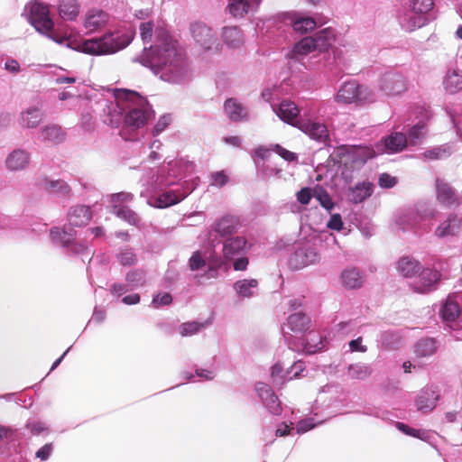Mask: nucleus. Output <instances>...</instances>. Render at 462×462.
Segmentation results:
<instances>
[{"instance_id":"43","label":"nucleus","mask_w":462,"mask_h":462,"mask_svg":"<svg viewBox=\"0 0 462 462\" xmlns=\"http://www.w3.org/2000/svg\"><path fill=\"white\" fill-rule=\"evenodd\" d=\"M397 269L402 276L415 278L420 271L421 265L415 259L406 256L399 260Z\"/></svg>"},{"instance_id":"35","label":"nucleus","mask_w":462,"mask_h":462,"mask_svg":"<svg viewBox=\"0 0 462 462\" xmlns=\"http://www.w3.org/2000/svg\"><path fill=\"white\" fill-rule=\"evenodd\" d=\"M454 152V145L451 143L432 146L422 152L423 159L427 161L444 160Z\"/></svg>"},{"instance_id":"37","label":"nucleus","mask_w":462,"mask_h":462,"mask_svg":"<svg viewBox=\"0 0 462 462\" xmlns=\"http://www.w3.org/2000/svg\"><path fill=\"white\" fill-rule=\"evenodd\" d=\"M58 11L64 21H75L80 12V4L78 0H60Z\"/></svg>"},{"instance_id":"60","label":"nucleus","mask_w":462,"mask_h":462,"mask_svg":"<svg viewBox=\"0 0 462 462\" xmlns=\"http://www.w3.org/2000/svg\"><path fill=\"white\" fill-rule=\"evenodd\" d=\"M26 429H28L32 434L40 435L43 432H48V426L45 422L36 420H28L26 423Z\"/></svg>"},{"instance_id":"61","label":"nucleus","mask_w":462,"mask_h":462,"mask_svg":"<svg viewBox=\"0 0 462 462\" xmlns=\"http://www.w3.org/2000/svg\"><path fill=\"white\" fill-rule=\"evenodd\" d=\"M304 370L305 363L303 361L298 360L294 362L293 365L287 369L288 380L290 381L299 377Z\"/></svg>"},{"instance_id":"53","label":"nucleus","mask_w":462,"mask_h":462,"mask_svg":"<svg viewBox=\"0 0 462 462\" xmlns=\"http://www.w3.org/2000/svg\"><path fill=\"white\" fill-rule=\"evenodd\" d=\"M271 378L275 386H282L288 380L287 370L284 371L281 364H275L271 368Z\"/></svg>"},{"instance_id":"46","label":"nucleus","mask_w":462,"mask_h":462,"mask_svg":"<svg viewBox=\"0 0 462 462\" xmlns=\"http://www.w3.org/2000/svg\"><path fill=\"white\" fill-rule=\"evenodd\" d=\"M42 186L45 190L52 194L66 196L70 193V187L62 180H50L45 178L42 180Z\"/></svg>"},{"instance_id":"52","label":"nucleus","mask_w":462,"mask_h":462,"mask_svg":"<svg viewBox=\"0 0 462 462\" xmlns=\"http://www.w3.org/2000/svg\"><path fill=\"white\" fill-rule=\"evenodd\" d=\"M360 327V322L357 319H348L339 322L337 325V331L343 336L356 335Z\"/></svg>"},{"instance_id":"36","label":"nucleus","mask_w":462,"mask_h":462,"mask_svg":"<svg viewBox=\"0 0 462 462\" xmlns=\"http://www.w3.org/2000/svg\"><path fill=\"white\" fill-rule=\"evenodd\" d=\"M374 156V152L365 146L352 147L347 154V159L351 160L355 168L363 166L369 159Z\"/></svg>"},{"instance_id":"23","label":"nucleus","mask_w":462,"mask_h":462,"mask_svg":"<svg viewBox=\"0 0 462 462\" xmlns=\"http://www.w3.org/2000/svg\"><path fill=\"white\" fill-rule=\"evenodd\" d=\"M459 217L453 213L448 215L447 218L443 220L435 229L434 236L439 239L448 236H455L460 231Z\"/></svg>"},{"instance_id":"3","label":"nucleus","mask_w":462,"mask_h":462,"mask_svg":"<svg viewBox=\"0 0 462 462\" xmlns=\"http://www.w3.org/2000/svg\"><path fill=\"white\" fill-rule=\"evenodd\" d=\"M150 68L163 81L182 84L190 78V69L185 54L164 29L155 31V42L144 47L142 54L133 59Z\"/></svg>"},{"instance_id":"15","label":"nucleus","mask_w":462,"mask_h":462,"mask_svg":"<svg viewBox=\"0 0 462 462\" xmlns=\"http://www.w3.org/2000/svg\"><path fill=\"white\" fill-rule=\"evenodd\" d=\"M255 391L263 405L271 414L278 416L282 413V403L269 384L258 382L255 384Z\"/></svg>"},{"instance_id":"55","label":"nucleus","mask_w":462,"mask_h":462,"mask_svg":"<svg viewBox=\"0 0 462 462\" xmlns=\"http://www.w3.org/2000/svg\"><path fill=\"white\" fill-rule=\"evenodd\" d=\"M118 262L124 266L134 265L137 262L135 253L132 248L125 247L116 254Z\"/></svg>"},{"instance_id":"38","label":"nucleus","mask_w":462,"mask_h":462,"mask_svg":"<svg viewBox=\"0 0 462 462\" xmlns=\"http://www.w3.org/2000/svg\"><path fill=\"white\" fill-rule=\"evenodd\" d=\"M39 139L43 143L57 144L64 141L65 134L60 125H49L41 130Z\"/></svg>"},{"instance_id":"30","label":"nucleus","mask_w":462,"mask_h":462,"mask_svg":"<svg viewBox=\"0 0 462 462\" xmlns=\"http://www.w3.org/2000/svg\"><path fill=\"white\" fill-rule=\"evenodd\" d=\"M258 285L256 279H242L234 282L233 289L238 299L243 300L257 295Z\"/></svg>"},{"instance_id":"56","label":"nucleus","mask_w":462,"mask_h":462,"mask_svg":"<svg viewBox=\"0 0 462 462\" xmlns=\"http://www.w3.org/2000/svg\"><path fill=\"white\" fill-rule=\"evenodd\" d=\"M205 327H206V323L190 321V322L182 323L180 326L179 330L182 337H188V336H192V335L199 332Z\"/></svg>"},{"instance_id":"49","label":"nucleus","mask_w":462,"mask_h":462,"mask_svg":"<svg viewBox=\"0 0 462 462\" xmlns=\"http://www.w3.org/2000/svg\"><path fill=\"white\" fill-rule=\"evenodd\" d=\"M224 109L228 117L233 121L241 120L246 115L245 109L243 106L235 99L226 100L224 105Z\"/></svg>"},{"instance_id":"4","label":"nucleus","mask_w":462,"mask_h":462,"mask_svg":"<svg viewBox=\"0 0 462 462\" xmlns=\"http://www.w3.org/2000/svg\"><path fill=\"white\" fill-rule=\"evenodd\" d=\"M121 95L126 99V114L124 125L131 129L143 127L153 116V110L147 99L132 90H122Z\"/></svg>"},{"instance_id":"18","label":"nucleus","mask_w":462,"mask_h":462,"mask_svg":"<svg viewBox=\"0 0 462 462\" xmlns=\"http://www.w3.org/2000/svg\"><path fill=\"white\" fill-rule=\"evenodd\" d=\"M337 43V46L332 49L333 61L328 63L330 69H333L332 66L345 65L357 51V47L352 42L338 40Z\"/></svg>"},{"instance_id":"40","label":"nucleus","mask_w":462,"mask_h":462,"mask_svg":"<svg viewBox=\"0 0 462 462\" xmlns=\"http://www.w3.org/2000/svg\"><path fill=\"white\" fill-rule=\"evenodd\" d=\"M460 308L457 301L448 299L441 306L439 314L440 317L447 325L451 327V323L456 322L460 315Z\"/></svg>"},{"instance_id":"32","label":"nucleus","mask_w":462,"mask_h":462,"mask_svg":"<svg viewBox=\"0 0 462 462\" xmlns=\"http://www.w3.org/2000/svg\"><path fill=\"white\" fill-rule=\"evenodd\" d=\"M29 162L30 153L23 149L14 150L5 160L6 168L12 171H17L25 169Z\"/></svg>"},{"instance_id":"41","label":"nucleus","mask_w":462,"mask_h":462,"mask_svg":"<svg viewBox=\"0 0 462 462\" xmlns=\"http://www.w3.org/2000/svg\"><path fill=\"white\" fill-rule=\"evenodd\" d=\"M111 212L129 225L134 226H140L141 225V218L138 214L127 206L121 204L113 205Z\"/></svg>"},{"instance_id":"44","label":"nucleus","mask_w":462,"mask_h":462,"mask_svg":"<svg viewBox=\"0 0 462 462\" xmlns=\"http://www.w3.org/2000/svg\"><path fill=\"white\" fill-rule=\"evenodd\" d=\"M341 281L345 287L356 289L362 286L364 277L356 268L346 269L341 273Z\"/></svg>"},{"instance_id":"10","label":"nucleus","mask_w":462,"mask_h":462,"mask_svg":"<svg viewBox=\"0 0 462 462\" xmlns=\"http://www.w3.org/2000/svg\"><path fill=\"white\" fill-rule=\"evenodd\" d=\"M273 21L276 23L292 27L293 31L300 34L307 33L317 26L314 18L296 11L278 13L273 17Z\"/></svg>"},{"instance_id":"11","label":"nucleus","mask_w":462,"mask_h":462,"mask_svg":"<svg viewBox=\"0 0 462 462\" xmlns=\"http://www.w3.org/2000/svg\"><path fill=\"white\" fill-rule=\"evenodd\" d=\"M319 259V256L314 245L309 242L299 243L290 255L289 264L292 269L298 270L315 263Z\"/></svg>"},{"instance_id":"19","label":"nucleus","mask_w":462,"mask_h":462,"mask_svg":"<svg viewBox=\"0 0 462 462\" xmlns=\"http://www.w3.org/2000/svg\"><path fill=\"white\" fill-rule=\"evenodd\" d=\"M297 127L316 141L325 143L328 139L327 126L319 121L310 119L300 120L297 122Z\"/></svg>"},{"instance_id":"9","label":"nucleus","mask_w":462,"mask_h":462,"mask_svg":"<svg viewBox=\"0 0 462 462\" xmlns=\"http://www.w3.org/2000/svg\"><path fill=\"white\" fill-rule=\"evenodd\" d=\"M376 89L378 97L400 95L407 89V80L401 72L388 70L379 78Z\"/></svg>"},{"instance_id":"45","label":"nucleus","mask_w":462,"mask_h":462,"mask_svg":"<svg viewBox=\"0 0 462 462\" xmlns=\"http://www.w3.org/2000/svg\"><path fill=\"white\" fill-rule=\"evenodd\" d=\"M445 89L455 94L462 89V73L457 69H448L444 79Z\"/></svg>"},{"instance_id":"47","label":"nucleus","mask_w":462,"mask_h":462,"mask_svg":"<svg viewBox=\"0 0 462 462\" xmlns=\"http://www.w3.org/2000/svg\"><path fill=\"white\" fill-rule=\"evenodd\" d=\"M439 345L434 338L425 337L420 339L414 347V352L421 357L430 356L436 353Z\"/></svg>"},{"instance_id":"42","label":"nucleus","mask_w":462,"mask_h":462,"mask_svg":"<svg viewBox=\"0 0 462 462\" xmlns=\"http://www.w3.org/2000/svg\"><path fill=\"white\" fill-rule=\"evenodd\" d=\"M43 114L38 106H30L21 113L20 124L23 127L35 128L42 120Z\"/></svg>"},{"instance_id":"16","label":"nucleus","mask_w":462,"mask_h":462,"mask_svg":"<svg viewBox=\"0 0 462 462\" xmlns=\"http://www.w3.org/2000/svg\"><path fill=\"white\" fill-rule=\"evenodd\" d=\"M420 118L413 125L408 134L407 140L411 146H416L422 143L427 134V122L431 117V112L427 108H420Z\"/></svg>"},{"instance_id":"21","label":"nucleus","mask_w":462,"mask_h":462,"mask_svg":"<svg viewBox=\"0 0 462 462\" xmlns=\"http://www.w3.org/2000/svg\"><path fill=\"white\" fill-rule=\"evenodd\" d=\"M273 111L277 115V116L283 122L296 125L298 120V116L300 114V109L295 105L294 102L284 99L278 106L274 104H271Z\"/></svg>"},{"instance_id":"6","label":"nucleus","mask_w":462,"mask_h":462,"mask_svg":"<svg viewBox=\"0 0 462 462\" xmlns=\"http://www.w3.org/2000/svg\"><path fill=\"white\" fill-rule=\"evenodd\" d=\"M250 249V245L245 237L236 236L227 237L223 243V255L227 261H234L233 268L235 271L246 270L249 260L246 253Z\"/></svg>"},{"instance_id":"22","label":"nucleus","mask_w":462,"mask_h":462,"mask_svg":"<svg viewBox=\"0 0 462 462\" xmlns=\"http://www.w3.org/2000/svg\"><path fill=\"white\" fill-rule=\"evenodd\" d=\"M221 40L229 50H239L245 43V35L238 26H226L221 32Z\"/></svg>"},{"instance_id":"20","label":"nucleus","mask_w":462,"mask_h":462,"mask_svg":"<svg viewBox=\"0 0 462 462\" xmlns=\"http://www.w3.org/2000/svg\"><path fill=\"white\" fill-rule=\"evenodd\" d=\"M190 30L193 39L203 49L210 50L216 43L217 38L207 24L201 22L194 23L191 24Z\"/></svg>"},{"instance_id":"28","label":"nucleus","mask_w":462,"mask_h":462,"mask_svg":"<svg viewBox=\"0 0 462 462\" xmlns=\"http://www.w3.org/2000/svg\"><path fill=\"white\" fill-rule=\"evenodd\" d=\"M400 25L406 32H413L429 23L426 16L419 14L413 10L406 11L403 14L399 17Z\"/></svg>"},{"instance_id":"2","label":"nucleus","mask_w":462,"mask_h":462,"mask_svg":"<svg viewBox=\"0 0 462 462\" xmlns=\"http://www.w3.org/2000/svg\"><path fill=\"white\" fill-rule=\"evenodd\" d=\"M193 171V162L183 159L171 161L156 171L150 169L140 180L143 187L140 196L156 208L176 205L194 189V180H183L191 176Z\"/></svg>"},{"instance_id":"7","label":"nucleus","mask_w":462,"mask_h":462,"mask_svg":"<svg viewBox=\"0 0 462 462\" xmlns=\"http://www.w3.org/2000/svg\"><path fill=\"white\" fill-rule=\"evenodd\" d=\"M284 339L292 351L304 352L308 355L315 354L324 347L321 336L317 332H310L302 337L293 336L282 328Z\"/></svg>"},{"instance_id":"12","label":"nucleus","mask_w":462,"mask_h":462,"mask_svg":"<svg viewBox=\"0 0 462 462\" xmlns=\"http://www.w3.org/2000/svg\"><path fill=\"white\" fill-rule=\"evenodd\" d=\"M440 273L430 268H422L411 282V288L418 293H429L437 290Z\"/></svg>"},{"instance_id":"54","label":"nucleus","mask_w":462,"mask_h":462,"mask_svg":"<svg viewBox=\"0 0 462 462\" xmlns=\"http://www.w3.org/2000/svg\"><path fill=\"white\" fill-rule=\"evenodd\" d=\"M314 198L329 213L335 207V203L333 202L330 195L322 188L314 189Z\"/></svg>"},{"instance_id":"51","label":"nucleus","mask_w":462,"mask_h":462,"mask_svg":"<svg viewBox=\"0 0 462 462\" xmlns=\"http://www.w3.org/2000/svg\"><path fill=\"white\" fill-rule=\"evenodd\" d=\"M125 281L130 289L134 290L145 284V273L141 270H132L125 275Z\"/></svg>"},{"instance_id":"34","label":"nucleus","mask_w":462,"mask_h":462,"mask_svg":"<svg viewBox=\"0 0 462 462\" xmlns=\"http://www.w3.org/2000/svg\"><path fill=\"white\" fill-rule=\"evenodd\" d=\"M91 211L87 206L72 207L68 213V220L70 226H82L87 225L91 218Z\"/></svg>"},{"instance_id":"13","label":"nucleus","mask_w":462,"mask_h":462,"mask_svg":"<svg viewBox=\"0 0 462 462\" xmlns=\"http://www.w3.org/2000/svg\"><path fill=\"white\" fill-rule=\"evenodd\" d=\"M123 89L115 90V102H110L106 106V116L104 122L111 127L117 128L126 114V99L121 95Z\"/></svg>"},{"instance_id":"31","label":"nucleus","mask_w":462,"mask_h":462,"mask_svg":"<svg viewBox=\"0 0 462 462\" xmlns=\"http://www.w3.org/2000/svg\"><path fill=\"white\" fill-rule=\"evenodd\" d=\"M262 0H229L227 9L229 14L235 18H242L249 11L256 9Z\"/></svg>"},{"instance_id":"64","label":"nucleus","mask_w":462,"mask_h":462,"mask_svg":"<svg viewBox=\"0 0 462 462\" xmlns=\"http://www.w3.org/2000/svg\"><path fill=\"white\" fill-rule=\"evenodd\" d=\"M296 198L301 205H308L311 198H314V190L308 187L302 188L296 193Z\"/></svg>"},{"instance_id":"33","label":"nucleus","mask_w":462,"mask_h":462,"mask_svg":"<svg viewBox=\"0 0 462 462\" xmlns=\"http://www.w3.org/2000/svg\"><path fill=\"white\" fill-rule=\"evenodd\" d=\"M374 191V185L368 181H363L356 183L354 187H351L347 193L348 199L355 203H361L369 198Z\"/></svg>"},{"instance_id":"59","label":"nucleus","mask_w":462,"mask_h":462,"mask_svg":"<svg viewBox=\"0 0 462 462\" xmlns=\"http://www.w3.org/2000/svg\"><path fill=\"white\" fill-rule=\"evenodd\" d=\"M395 427L405 435L418 438L420 439H424V437L427 434L424 430L413 429L403 422H396Z\"/></svg>"},{"instance_id":"8","label":"nucleus","mask_w":462,"mask_h":462,"mask_svg":"<svg viewBox=\"0 0 462 462\" xmlns=\"http://www.w3.org/2000/svg\"><path fill=\"white\" fill-rule=\"evenodd\" d=\"M75 236L76 232L71 226H54L50 230V237L55 246L62 247L68 254H83L87 247L76 242Z\"/></svg>"},{"instance_id":"62","label":"nucleus","mask_w":462,"mask_h":462,"mask_svg":"<svg viewBox=\"0 0 462 462\" xmlns=\"http://www.w3.org/2000/svg\"><path fill=\"white\" fill-rule=\"evenodd\" d=\"M134 199V195L131 192H118L110 195V200L113 205L121 204L124 205L125 202H131Z\"/></svg>"},{"instance_id":"39","label":"nucleus","mask_w":462,"mask_h":462,"mask_svg":"<svg viewBox=\"0 0 462 462\" xmlns=\"http://www.w3.org/2000/svg\"><path fill=\"white\" fill-rule=\"evenodd\" d=\"M407 145L409 143L406 134L400 132H395L383 140L384 149L389 153L399 152Z\"/></svg>"},{"instance_id":"29","label":"nucleus","mask_w":462,"mask_h":462,"mask_svg":"<svg viewBox=\"0 0 462 462\" xmlns=\"http://www.w3.org/2000/svg\"><path fill=\"white\" fill-rule=\"evenodd\" d=\"M310 319L302 312L290 315L287 319L286 328L294 333V336L302 337L310 328Z\"/></svg>"},{"instance_id":"25","label":"nucleus","mask_w":462,"mask_h":462,"mask_svg":"<svg viewBox=\"0 0 462 462\" xmlns=\"http://www.w3.org/2000/svg\"><path fill=\"white\" fill-rule=\"evenodd\" d=\"M109 21V15L100 9H90L84 19V26L89 32H94L106 26Z\"/></svg>"},{"instance_id":"48","label":"nucleus","mask_w":462,"mask_h":462,"mask_svg":"<svg viewBox=\"0 0 462 462\" xmlns=\"http://www.w3.org/2000/svg\"><path fill=\"white\" fill-rule=\"evenodd\" d=\"M436 215V210L433 208H417L416 211L410 214L408 226L411 228H416L420 222L433 218Z\"/></svg>"},{"instance_id":"58","label":"nucleus","mask_w":462,"mask_h":462,"mask_svg":"<svg viewBox=\"0 0 462 462\" xmlns=\"http://www.w3.org/2000/svg\"><path fill=\"white\" fill-rule=\"evenodd\" d=\"M205 257L199 251L194 252L189 260V267L191 271H199L206 267Z\"/></svg>"},{"instance_id":"50","label":"nucleus","mask_w":462,"mask_h":462,"mask_svg":"<svg viewBox=\"0 0 462 462\" xmlns=\"http://www.w3.org/2000/svg\"><path fill=\"white\" fill-rule=\"evenodd\" d=\"M372 373V368L365 363L352 364L347 368V374L352 379L365 380Z\"/></svg>"},{"instance_id":"5","label":"nucleus","mask_w":462,"mask_h":462,"mask_svg":"<svg viewBox=\"0 0 462 462\" xmlns=\"http://www.w3.org/2000/svg\"><path fill=\"white\" fill-rule=\"evenodd\" d=\"M377 100L378 97L374 88L365 85H360L356 80L344 82L335 96V101L341 105H365Z\"/></svg>"},{"instance_id":"57","label":"nucleus","mask_w":462,"mask_h":462,"mask_svg":"<svg viewBox=\"0 0 462 462\" xmlns=\"http://www.w3.org/2000/svg\"><path fill=\"white\" fill-rule=\"evenodd\" d=\"M434 5L433 0H412L411 10L426 16Z\"/></svg>"},{"instance_id":"63","label":"nucleus","mask_w":462,"mask_h":462,"mask_svg":"<svg viewBox=\"0 0 462 462\" xmlns=\"http://www.w3.org/2000/svg\"><path fill=\"white\" fill-rule=\"evenodd\" d=\"M152 22H145L140 24V34L144 44L151 42L152 37Z\"/></svg>"},{"instance_id":"27","label":"nucleus","mask_w":462,"mask_h":462,"mask_svg":"<svg viewBox=\"0 0 462 462\" xmlns=\"http://www.w3.org/2000/svg\"><path fill=\"white\" fill-rule=\"evenodd\" d=\"M315 42V50L328 51L335 42H337V31L331 27L324 28L310 36Z\"/></svg>"},{"instance_id":"17","label":"nucleus","mask_w":462,"mask_h":462,"mask_svg":"<svg viewBox=\"0 0 462 462\" xmlns=\"http://www.w3.org/2000/svg\"><path fill=\"white\" fill-rule=\"evenodd\" d=\"M241 226L240 217L231 214H226L217 218L212 225V231L221 237H231Z\"/></svg>"},{"instance_id":"14","label":"nucleus","mask_w":462,"mask_h":462,"mask_svg":"<svg viewBox=\"0 0 462 462\" xmlns=\"http://www.w3.org/2000/svg\"><path fill=\"white\" fill-rule=\"evenodd\" d=\"M439 397V390L437 386L427 385L416 395L415 406L419 411L429 413L436 408Z\"/></svg>"},{"instance_id":"26","label":"nucleus","mask_w":462,"mask_h":462,"mask_svg":"<svg viewBox=\"0 0 462 462\" xmlns=\"http://www.w3.org/2000/svg\"><path fill=\"white\" fill-rule=\"evenodd\" d=\"M437 199L439 202L446 207L458 203V196L451 185L442 180H436Z\"/></svg>"},{"instance_id":"1","label":"nucleus","mask_w":462,"mask_h":462,"mask_svg":"<svg viewBox=\"0 0 462 462\" xmlns=\"http://www.w3.org/2000/svg\"><path fill=\"white\" fill-rule=\"evenodd\" d=\"M23 14L39 33L59 45L76 49L72 46L71 29L64 24L55 27L48 5L37 1L31 2L25 5ZM133 38L134 34L131 32H111L98 38L85 40L77 49L91 55L113 54L127 47Z\"/></svg>"},{"instance_id":"24","label":"nucleus","mask_w":462,"mask_h":462,"mask_svg":"<svg viewBox=\"0 0 462 462\" xmlns=\"http://www.w3.org/2000/svg\"><path fill=\"white\" fill-rule=\"evenodd\" d=\"M313 51H315V42L310 36H306L294 43L292 48L286 53V58L300 61Z\"/></svg>"}]
</instances>
